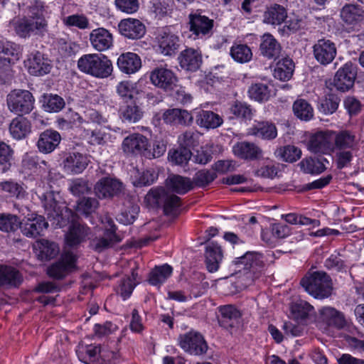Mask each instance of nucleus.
Masks as SVG:
<instances>
[{
	"mask_svg": "<svg viewBox=\"0 0 364 364\" xmlns=\"http://www.w3.org/2000/svg\"><path fill=\"white\" fill-rule=\"evenodd\" d=\"M79 70L86 74L98 78L108 77L112 75V61L102 54H85L77 61Z\"/></svg>",
	"mask_w": 364,
	"mask_h": 364,
	"instance_id": "obj_1",
	"label": "nucleus"
},
{
	"mask_svg": "<svg viewBox=\"0 0 364 364\" xmlns=\"http://www.w3.org/2000/svg\"><path fill=\"white\" fill-rule=\"evenodd\" d=\"M300 284L306 291L319 299L331 296L333 290L332 280L325 272H309L301 279Z\"/></svg>",
	"mask_w": 364,
	"mask_h": 364,
	"instance_id": "obj_2",
	"label": "nucleus"
},
{
	"mask_svg": "<svg viewBox=\"0 0 364 364\" xmlns=\"http://www.w3.org/2000/svg\"><path fill=\"white\" fill-rule=\"evenodd\" d=\"M41 200L48 218L56 226L65 225L73 218V212L56 200L55 193L49 191L41 196Z\"/></svg>",
	"mask_w": 364,
	"mask_h": 364,
	"instance_id": "obj_3",
	"label": "nucleus"
},
{
	"mask_svg": "<svg viewBox=\"0 0 364 364\" xmlns=\"http://www.w3.org/2000/svg\"><path fill=\"white\" fill-rule=\"evenodd\" d=\"M146 198L159 206L162 205L166 215L176 216L178 214L180 198L167 193L164 188L151 189L146 195Z\"/></svg>",
	"mask_w": 364,
	"mask_h": 364,
	"instance_id": "obj_4",
	"label": "nucleus"
},
{
	"mask_svg": "<svg viewBox=\"0 0 364 364\" xmlns=\"http://www.w3.org/2000/svg\"><path fill=\"white\" fill-rule=\"evenodd\" d=\"M34 102L32 93L26 90H14L6 97L9 109L18 115L30 113L33 109Z\"/></svg>",
	"mask_w": 364,
	"mask_h": 364,
	"instance_id": "obj_5",
	"label": "nucleus"
},
{
	"mask_svg": "<svg viewBox=\"0 0 364 364\" xmlns=\"http://www.w3.org/2000/svg\"><path fill=\"white\" fill-rule=\"evenodd\" d=\"M213 20L196 11L188 15L189 31L194 39H206L213 34Z\"/></svg>",
	"mask_w": 364,
	"mask_h": 364,
	"instance_id": "obj_6",
	"label": "nucleus"
},
{
	"mask_svg": "<svg viewBox=\"0 0 364 364\" xmlns=\"http://www.w3.org/2000/svg\"><path fill=\"white\" fill-rule=\"evenodd\" d=\"M179 344L186 352L195 355L206 353L208 345L203 336L196 331H189L179 336Z\"/></svg>",
	"mask_w": 364,
	"mask_h": 364,
	"instance_id": "obj_7",
	"label": "nucleus"
},
{
	"mask_svg": "<svg viewBox=\"0 0 364 364\" xmlns=\"http://www.w3.org/2000/svg\"><path fill=\"white\" fill-rule=\"evenodd\" d=\"M333 139V132H318L310 137L308 149L314 154H329L334 150Z\"/></svg>",
	"mask_w": 364,
	"mask_h": 364,
	"instance_id": "obj_8",
	"label": "nucleus"
},
{
	"mask_svg": "<svg viewBox=\"0 0 364 364\" xmlns=\"http://www.w3.org/2000/svg\"><path fill=\"white\" fill-rule=\"evenodd\" d=\"M76 259L73 252L66 251L58 262L48 268L47 273L50 277L62 279L75 268Z\"/></svg>",
	"mask_w": 364,
	"mask_h": 364,
	"instance_id": "obj_9",
	"label": "nucleus"
},
{
	"mask_svg": "<svg viewBox=\"0 0 364 364\" xmlns=\"http://www.w3.org/2000/svg\"><path fill=\"white\" fill-rule=\"evenodd\" d=\"M356 75V67L351 63H347L336 72L333 78V85L336 90L346 92L353 87Z\"/></svg>",
	"mask_w": 364,
	"mask_h": 364,
	"instance_id": "obj_10",
	"label": "nucleus"
},
{
	"mask_svg": "<svg viewBox=\"0 0 364 364\" xmlns=\"http://www.w3.org/2000/svg\"><path fill=\"white\" fill-rule=\"evenodd\" d=\"M156 41L160 52L164 55H174L181 46L179 37L168 28L159 31Z\"/></svg>",
	"mask_w": 364,
	"mask_h": 364,
	"instance_id": "obj_11",
	"label": "nucleus"
},
{
	"mask_svg": "<svg viewBox=\"0 0 364 364\" xmlns=\"http://www.w3.org/2000/svg\"><path fill=\"white\" fill-rule=\"evenodd\" d=\"M122 190V183L119 181L110 177L101 178L94 187L95 194L99 199L112 198L117 196Z\"/></svg>",
	"mask_w": 364,
	"mask_h": 364,
	"instance_id": "obj_12",
	"label": "nucleus"
},
{
	"mask_svg": "<svg viewBox=\"0 0 364 364\" xmlns=\"http://www.w3.org/2000/svg\"><path fill=\"white\" fill-rule=\"evenodd\" d=\"M149 78L153 85L166 91L173 90L178 82L173 72L163 67L154 68L150 73Z\"/></svg>",
	"mask_w": 364,
	"mask_h": 364,
	"instance_id": "obj_13",
	"label": "nucleus"
},
{
	"mask_svg": "<svg viewBox=\"0 0 364 364\" xmlns=\"http://www.w3.org/2000/svg\"><path fill=\"white\" fill-rule=\"evenodd\" d=\"M24 63L28 73L36 76L48 74L52 68L50 60L39 51L30 53Z\"/></svg>",
	"mask_w": 364,
	"mask_h": 364,
	"instance_id": "obj_14",
	"label": "nucleus"
},
{
	"mask_svg": "<svg viewBox=\"0 0 364 364\" xmlns=\"http://www.w3.org/2000/svg\"><path fill=\"white\" fill-rule=\"evenodd\" d=\"M316 60L321 65H328L335 58L337 50L336 44L329 39L318 40L313 46Z\"/></svg>",
	"mask_w": 364,
	"mask_h": 364,
	"instance_id": "obj_15",
	"label": "nucleus"
},
{
	"mask_svg": "<svg viewBox=\"0 0 364 364\" xmlns=\"http://www.w3.org/2000/svg\"><path fill=\"white\" fill-rule=\"evenodd\" d=\"M48 227V223L43 216L33 213L22 222L21 229L22 233L26 237H36L42 235Z\"/></svg>",
	"mask_w": 364,
	"mask_h": 364,
	"instance_id": "obj_16",
	"label": "nucleus"
},
{
	"mask_svg": "<svg viewBox=\"0 0 364 364\" xmlns=\"http://www.w3.org/2000/svg\"><path fill=\"white\" fill-rule=\"evenodd\" d=\"M341 18L348 28L358 30L364 20V10L357 4H346L341 11Z\"/></svg>",
	"mask_w": 364,
	"mask_h": 364,
	"instance_id": "obj_17",
	"label": "nucleus"
},
{
	"mask_svg": "<svg viewBox=\"0 0 364 364\" xmlns=\"http://www.w3.org/2000/svg\"><path fill=\"white\" fill-rule=\"evenodd\" d=\"M219 311L220 317L218 321L220 326L231 332L239 328L241 324L242 314L235 306L232 305L220 306Z\"/></svg>",
	"mask_w": 364,
	"mask_h": 364,
	"instance_id": "obj_18",
	"label": "nucleus"
},
{
	"mask_svg": "<svg viewBox=\"0 0 364 364\" xmlns=\"http://www.w3.org/2000/svg\"><path fill=\"white\" fill-rule=\"evenodd\" d=\"M61 139V136L58 132L48 129L39 134L36 146L39 152L50 154L59 146Z\"/></svg>",
	"mask_w": 364,
	"mask_h": 364,
	"instance_id": "obj_19",
	"label": "nucleus"
},
{
	"mask_svg": "<svg viewBox=\"0 0 364 364\" xmlns=\"http://www.w3.org/2000/svg\"><path fill=\"white\" fill-rule=\"evenodd\" d=\"M119 30L122 35L130 39L141 38L146 32L145 26L139 20L132 18L122 20Z\"/></svg>",
	"mask_w": 364,
	"mask_h": 364,
	"instance_id": "obj_20",
	"label": "nucleus"
},
{
	"mask_svg": "<svg viewBox=\"0 0 364 364\" xmlns=\"http://www.w3.org/2000/svg\"><path fill=\"white\" fill-rule=\"evenodd\" d=\"M88 163L87 156L79 152L69 153L63 162L64 169L73 174L81 173L86 168Z\"/></svg>",
	"mask_w": 364,
	"mask_h": 364,
	"instance_id": "obj_21",
	"label": "nucleus"
},
{
	"mask_svg": "<svg viewBox=\"0 0 364 364\" xmlns=\"http://www.w3.org/2000/svg\"><path fill=\"white\" fill-rule=\"evenodd\" d=\"M232 151L237 157L246 160H257L262 156V150L254 143L241 141L232 146Z\"/></svg>",
	"mask_w": 364,
	"mask_h": 364,
	"instance_id": "obj_22",
	"label": "nucleus"
},
{
	"mask_svg": "<svg viewBox=\"0 0 364 364\" xmlns=\"http://www.w3.org/2000/svg\"><path fill=\"white\" fill-rule=\"evenodd\" d=\"M92 46L97 51H105L110 48L113 43L112 35L104 28L94 29L90 34Z\"/></svg>",
	"mask_w": 364,
	"mask_h": 364,
	"instance_id": "obj_23",
	"label": "nucleus"
},
{
	"mask_svg": "<svg viewBox=\"0 0 364 364\" xmlns=\"http://www.w3.org/2000/svg\"><path fill=\"white\" fill-rule=\"evenodd\" d=\"M359 139L355 133L349 130H341L338 132H333L334 149L358 150Z\"/></svg>",
	"mask_w": 364,
	"mask_h": 364,
	"instance_id": "obj_24",
	"label": "nucleus"
},
{
	"mask_svg": "<svg viewBox=\"0 0 364 364\" xmlns=\"http://www.w3.org/2000/svg\"><path fill=\"white\" fill-rule=\"evenodd\" d=\"M77 354L79 359L87 364H102L104 357L100 346L95 345L79 346Z\"/></svg>",
	"mask_w": 364,
	"mask_h": 364,
	"instance_id": "obj_25",
	"label": "nucleus"
},
{
	"mask_svg": "<svg viewBox=\"0 0 364 364\" xmlns=\"http://www.w3.org/2000/svg\"><path fill=\"white\" fill-rule=\"evenodd\" d=\"M178 60L182 68L196 71L202 63L201 53L193 48H187L181 53Z\"/></svg>",
	"mask_w": 364,
	"mask_h": 364,
	"instance_id": "obj_26",
	"label": "nucleus"
},
{
	"mask_svg": "<svg viewBox=\"0 0 364 364\" xmlns=\"http://www.w3.org/2000/svg\"><path fill=\"white\" fill-rule=\"evenodd\" d=\"M28 17L31 21L32 34L43 36L48 31V23L43 16V11L38 6L30 7Z\"/></svg>",
	"mask_w": 364,
	"mask_h": 364,
	"instance_id": "obj_27",
	"label": "nucleus"
},
{
	"mask_svg": "<svg viewBox=\"0 0 364 364\" xmlns=\"http://www.w3.org/2000/svg\"><path fill=\"white\" fill-rule=\"evenodd\" d=\"M148 146L147 139L140 134H133L126 137L122 142V149L128 154H141Z\"/></svg>",
	"mask_w": 364,
	"mask_h": 364,
	"instance_id": "obj_28",
	"label": "nucleus"
},
{
	"mask_svg": "<svg viewBox=\"0 0 364 364\" xmlns=\"http://www.w3.org/2000/svg\"><path fill=\"white\" fill-rule=\"evenodd\" d=\"M119 69L127 74H132L137 72L141 67L140 57L134 53H126L119 55L117 60Z\"/></svg>",
	"mask_w": 364,
	"mask_h": 364,
	"instance_id": "obj_29",
	"label": "nucleus"
},
{
	"mask_svg": "<svg viewBox=\"0 0 364 364\" xmlns=\"http://www.w3.org/2000/svg\"><path fill=\"white\" fill-rule=\"evenodd\" d=\"M221 247L216 243L209 242L205 247V263L210 272H216L223 259Z\"/></svg>",
	"mask_w": 364,
	"mask_h": 364,
	"instance_id": "obj_30",
	"label": "nucleus"
},
{
	"mask_svg": "<svg viewBox=\"0 0 364 364\" xmlns=\"http://www.w3.org/2000/svg\"><path fill=\"white\" fill-rule=\"evenodd\" d=\"M23 279L20 272L14 267L0 265V287H16Z\"/></svg>",
	"mask_w": 364,
	"mask_h": 364,
	"instance_id": "obj_31",
	"label": "nucleus"
},
{
	"mask_svg": "<svg viewBox=\"0 0 364 364\" xmlns=\"http://www.w3.org/2000/svg\"><path fill=\"white\" fill-rule=\"evenodd\" d=\"M89 233L90 229L86 225L73 223L65 235L66 243L70 247L76 246L84 241Z\"/></svg>",
	"mask_w": 364,
	"mask_h": 364,
	"instance_id": "obj_32",
	"label": "nucleus"
},
{
	"mask_svg": "<svg viewBox=\"0 0 364 364\" xmlns=\"http://www.w3.org/2000/svg\"><path fill=\"white\" fill-rule=\"evenodd\" d=\"M223 122L222 117L212 111L201 109L196 115V124L199 127L207 129H215L220 127Z\"/></svg>",
	"mask_w": 364,
	"mask_h": 364,
	"instance_id": "obj_33",
	"label": "nucleus"
},
{
	"mask_svg": "<svg viewBox=\"0 0 364 364\" xmlns=\"http://www.w3.org/2000/svg\"><path fill=\"white\" fill-rule=\"evenodd\" d=\"M287 17V9L282 5L275 4L267 9L263 14V22L271 25H280Z\"/></svg>",
	"mask_w": 364,
	"mask_h": 364,
	"instance_id": "obj_34",
	"label": "nucleus"
},
{
	"mask_svg": "<svg viewBox=\"0 0 364 364\" xmlns=\"http://www.w3.org/2000/svg\"><path fill=\"white\" fill-rule=\"evenodd\" d=\"M259 49L264 57L275 59L280 54L281 46L272 35L265 33L262 37Z\"/></svg>",
	"mask_w": 364,
	"mask_h": 364,
	"instance_id": "obj_35",
	"label": "nucleus"
},
{
	"mask_svg": "<svg viewBox=\"0 0 364 364\" xmlns=\"http://www.w3.org/2000/svg\"><path fill=\"white\" fill-rule=\"evenodd\" d=\"M319 314L322 320L329 326H333L340 329L346 325L343 315L333 307H322L319 310Z\"/></svg>",
	"mask_w": 364,
	"mask_h": 364,
	"instance_id": "obj_36",
	"label": "nucleus"
},
{
	"mask_svg": "<svg viewBox=\"0 0 364 364\" xmlns=\"http://www.w3.org/2000/svg\"><path fill=\"white\" fill-rule=\"evenodd\" d=\"M324 161L328 163V160L325 158L309 157L303 159L298 166L304 173L311 175L319 174L326 169Z\"/></svg>",
	"mask_w": 364,
	"mask_h": 364,
	"instance_id": "obj_37",
	"label": "nucleus"
},
{
	"mask_svg": "<svg viewBox=\"0 0 364 364\" xmlns=\"http://www.w3.org/2000/svg\"><path fill=\"white\" fill-rule=\"evenodd\" d=\"M31 123L25 117H17L12 119L9 132L14 139H22L31 132Z\"/></svg>",
	"mask_w": 364,
	"mask_h": 364,
	"instance_id": "obj_38",
	"label": "nucleus"
},
{
	"mask_svg": "<svg viewBox=\"0 0 364 364\" xmlns=\"http://www.w3.org/2000/svg\"><path fill=\"white\" fill-rule=\"evenodd\" d=\"M120 117L129 123H136L143 115L141 108L136 105V100L127 102L119 109Z\"/></svg>",
	"mask_w": 364,
	"mask_h": 364,
	"instance_id": "obj_39",
	"label": "nucleus"
},
{
	"mask_svg": "<svg viewBox=\"0 0 364 364\" xmlns=\"http://www.w3.org/2000/svg\"><path fill=\"white\" fill-rule=\"evenodd\" d=\"M166 183L170 190L178 194H184L193 188V182L190 178L178 175L169 176Z\"/></svg>",
	"mask_w": 364,
	"mask_h": 364,
	"instance_id": "obj_40",
	"label": "nucleus"
},
{
	"mask_svg": "<svg viewBox=\"0 0 364 364\" xmlns=\"http://www.w3.org/2000/svg\"><path fill=\"white\" fill-rule=\"evenodd\" d=\"M173 268L168 264L156 266L149 274V283L153 286L160 287L172 274Z\"/></svg>",
	"mask_w": 364,
	"mask_h": 364,
	"instance_id": "obj_41",
	"label": "nucleus"
},
{
	"mask_svg": "<svg viewBox=\"0 0 364 364\" xmlns=\"http://www.w3.org/2000/svg\"><path fill=\"white\" fill-rule=\"evenodd\" d=\"M250 133L265 140H272L277 137V129L273 123L262 122L250 129Z\"/></svg>",
	"mask_w": 364,
	"mask_h": 364,
	"instance_id": "obj_42",
	"label": "nucleus"
},
{
	"mask_svg": "<svg viewBox=\"0 0 364 364\" xmlns=\"http://www.w3.org/2000/svg\"><path fill=\"white\" fill-rule=\"evenodd\" d=\"M34 248L38 252V255L42 260L50 259L59 252L57 244L44 239L36 241Z\"/></svg>",
	"mask_w": 364,
	"mask_h": 364,
	"instance_id": "obj_43",
	"label": "nucleus"
},
{
	"mask_svg": "<svg viewBox=\"0 0 364 364\" xmlns=\"http://www.w3.org/2000/svg\"><path fill=\"white\" fill-rule=\"evenodd\" d=\"M121 238L113 232H104L102 237H95L92 241V246L97 252H102L111 247L114 244L119 242Z\"/></svg>",
	"mask_w": 364,
	"mask_h": 364,
	"instance_id": "obj_44",
	"label": "nucleus"
},
{
	"mask_svg": "<svg viewBox=\"0 0 364 364\" xmlns=\"http://www.w3.org/2000/svg\"><path fill=\"white\" fill-rule=\"evenodd\" d=\"M21 220L16 215L9 213H0V231L14 232L21 228Z\"/></svg>",
	"mask_w": 364,
	"mask_h": 364,
	"instance_id": "obj_45",
	"label": "nucleus"
},
{
	"mask_svg": "<svg viewBox=\"0 0 364 364\" xmlns=\"http://www.w3.org/2000/svg\"><path fill=\"white\" fill-rule=\"evenodd\" d=\"M294 63L290 58H283L279 60L277 67L274 69V75L276 78L280 80L286 81L289 80L294 73Z\"/></svg>",
	"mask_w": 364,
	"mask_h": 364,
	"instance_id": "obj_46",
	"label": "nucleus"
},
{
	"mask_svg": "<svg viewBox=\"0 0 364 364\" xmlns=\"http://www.w3.org/2000/svg\"><path fill=\"white\" fill-rule=\"evenodd\" d=\"M292 108L295 116L301 120L309 121L314 117V109L305 100H296L294 102Z\"/></svg>",
	"mask_w": 364,
	"mask_h": 364,
	"instance_id": "obj_47",
	"label": "nucleus"
},
{
	"mask_svg": "<svg viewBox=\"0 0 364 364\" xmlns=\"http://www.w3.org/2000/svg\"><path fill=\"white\" fill-rule=\"evenodd\" d=\"M248 94L251 99L259 102H266L271 96V90L264 83L252 84L248 89Z\"/></svg>",
	"mask_w": 364,
	"mask_h": 364,
	"instance_id": "obj_48",
	"label": "nucleus"
},
{
	"mask_svg": "<svg viewBox=\"0 0 364 364\" xmlns=\"http://www.w3.org/2000/svg\"><path fill=\"white\" fill-rule=\"evenodd\" d=\"M191 157L192 153L191 150L182 146L168 152L169 160L174 164L181 166H186Z\"/></svg>",
	"mask_w": 364,
	"mask_h": 364,
	"instance_id": "obj_49",
	"label": "nucleus"
},
{
	"mask_svg": "<svg viewBox=\"0 0 364 364\" xmlns=\"http://www.w3.org/2000/svg\"><path fill=\"white\" fill-rule=\"evenodd\" d=\"M43 107L49 112H58L65 106L63 98L58 95L46 94L43 97Z\"/></svg>",
	"mask_w": 364,
	"mask_h": 364,
	"instance_id": "obj_50",
	"label": "nucleus"
},
{
	"mask_svg": "<svg viewBox=\"0 0 364 364\" xmlns=\"http://www.w3.org/2000/svg\"><path fill=\"white\" fill-rule=\"evenodd\" d=\"M277 154L283 161L293 163L301 158L302 152L300 149L294 145H287L278 149Z\"/></svg>",
	"mask_w": 364,
	"mask_h": 364,
	"instance_id": "obj_51",
	"label": "nucleus"
},
{
	"mask_svg": "<svg viewBox=\"0 0 364 364\" xmlns=\"http://www.w3.org/2000/svg\"><path fill=\"white\" fill-rule=\"evenodd\" d=\"M117 92L125 102L136 100L138 91L134 84L130 81H122L117 86Z\"/></svg>",
	"mask_w": 364,
	"mask_h": 364,
	"instance_id": "obj_52",
	"label": "nucleus"
},
{
	"mask_svg": "<svg viewBox=\"0 0 364 364\" xmlns=\"http://www.w3.org/2000/svg\"><path fill=\"white\" fill-rule=\"evenodd\" d=\"M201 134L195 129L186 130L178 136V142L180 146L186 148L194 147L199 144Z\"/></svg>",
	"mask_w": 364,
	"mask_h": 364,
	"instance_id": "obj_53",
	"label": "nucleus"
},
{
	"mask_svg": "<svg viewBox=\"0 0 364 364\" xmlns=\"http://www.w3.org/2000/svg\"><path fill=\"white\" fill-rule=\"evenodd\" d=\"M230 55L235 61L240 63L250 61L252 57L251 49L244 44L232 46L230 49Z\"/></svg>",
	"mask_w": 364,
	"mask_h": 364,
	"instance_id": "obj_54",
	"label": "nucleus"
},
{
	"mask_svg": "<svg viewBox=\"0 0 364 364\" xmlns=\"http://www.w3.org/2000/svg\"><path fill=\"white\" fill-rule=\"evenodd\" d=\"M14 149L10 145L0 141V166H2L3 172L10 169L14 159Z\"/></svg>",
	"mask_w": 364,
	"mask_h": 364,
	"instance_id": "obj_55",
	"label": "nucleus"
},
{
	"mask_svg": "<svg viewBox=\"0 0 364 364\" xmlns=\"http://www.w3.org/2000/svg\"><path fill=\"white\" fill-rule=\"evenodd\" d=\"M68 189L73 196H80L88 193L91 191V187L88 181L77 178L69 181Z\"/></svg>",
	"mask_w": 364,
	"mask_h": 364,
	"instance_id": "obj_56",
	"label": "nucleus"
},
{
	"mask_svg": "<svg viewBox=\"0 0 364 364\" xmlns=\"http://www.w3.org/2000/svg\"><path fill=\"white\" fill-rule=\"evenodd\" d=\"M339 102L340 100L337 96L330 95L320 101L318 109L324 114H331L337 110Z\"/></svg>",
	"mask_w": 364,
	"mask_h": 364,
	"instance_id": "obj_57",
	"label": "nucleus"
},
{
	"mask_svg": "<svg viewBox=\"0 0 364 364\" xmlns=\"http://www.w3.org/2000/svg\"><path fill=\"white\" fill-rule=\"evenodd\" d=\"M358 150L339 149L336 154V166L338 169L350 166Z\"/></svg>",
	"mask_w": 364,
	"mask_h": 364,
	"instance_id": "obj_58",
	"label": "nucleus"
},
{
	"mask_svg": "<svg viewBox=\"0 0 364 364\" xmlns=\"http://www.w3.org/2000/svg\"><path fill=\"white\" fill-rule=\"evenodd\" d=\"M282 218L290 224H299L301 225H311L312 227H318L320 225V221L316 219H311L296 213H289L282 215Z\"/></svg>",
	"mask_w": 364,
	"mask_h": 364,
	"instance_id": "obj_59",
	"label": "nucleus"
},
{
	"mask_svg": "<svg viewBox=\"0 0 364 364\" xmlns=\"http://www.w3.org/2000/svg\"><path fill=\"white\" fill-rule=\"evenodd\" d=\"M98 206L99 202L97 199L90 197L83 198L77 203V211L87 216L95 212Z\"/></svg>",
	"mask_w": 364,
	"mask_h": 364,
	"instance_id": "obj_60",
	"label": "nucleus"
},
{
	"mask_svg": "<svg viewBox=\"0 0 364 364\" xmlns=\"http://www.w3.org/2000/svg\"><path fill=\"white\" fill-rule=\"evenodd\" d=\"M313 310L314 307L304 300H299L291 306V312L297 319L306 318Z\"/></svg>",
	"mask_w": 364,
	"mask_h": 364,
	"instance_id": "obj_61",
	"label": "nucleus"
},
{
	"mask_svg": "<svg viewBox=\"0 0 364 364\" xmlns=\"http://www.w3.org/2000/svg\"><path fill=\"white\" fill-rule=\"evenodd\" d=\"M0 188L2 191L10 194L11 196L17 198H23L25 196V190L23 187L13 181H6L0 183Z\"/></svg>",
	"mask_w": 364,
	"mask_h": 364,
	"instance_id": "obj_62",
	"label": "nucleus"
},
{
	"mask_svg": "<svg viewBox=\"0 0 364 364\" xmlns=\"http://www.w3.org/2000/svg\"><path fill=\"white\" fill-rule=\"evenodd\" d=\"M217 175L214 171L201 170L198 171L193 178V185L198 187H205L209 185L216 178Z\"/></svg>",
	"mask_w": 364,
	"mask_h": 364,
	"instance_id": "obj_63",
	"label": "nucleus"
},
{
	"mask_svg": "<svg viewBox=\"0 0 364 364\" xmlns=\"http://www.w3.org/2000/svg\"><path fill=\"white\" fill-rule=\"evenodd\" d=\"M230 111L237 117L244 119H250L252 117V109L245 102H235L231 107Z\"/></svg>",
	"mask_w": 364,
	"mask_h": 364,
	"instance_id": "obj_64",
	"label": "nucleus"
}]
</instances>
